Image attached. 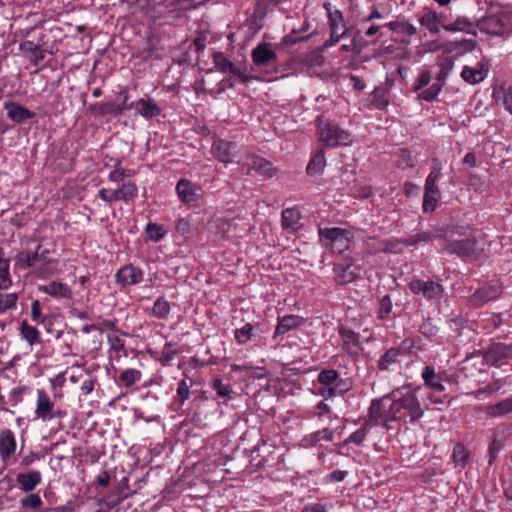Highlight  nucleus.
<instances>
[{"mask_svg":"<svg viewBox=\"0 0 512 512\" xmlns=\"http://www.w3.org/2000/svg\"><path fill=\"white\" fill-rule=\"evenodd\" d=\"M39 290L54 298L70 299L72 296L70 287L62 282L52 281L47 285H40Z\"/></svg>","mask_w":512,"mask_h":512,"instance_id":"nucleus-24","label":"nucleus"},{"mask_svg":"<svg viewBox=\"0 0 512 512\" xmlns=\"http://www.w3.org/2000/svg\"><path fill=\"white\" fill-rule=\"evenodd\" d=\"M43 502L39 495L29 494L21 499V506L26 509H37L42 506Z\"/></svg>","mask_w":512,"mask_h":512,"instance_id":"nucleus-54","label":"nucleus"},{"mask_svg":"<svg viewBox=\"0 0 512 512\" xmlns=\"http://www.w3.org/2000/svg\"><path fill=\"white\" fill-rule=\"evenodd\" d=\"M442 292L443 288L439 283L434 281L425 282L423 295L426 298L436 300L441 296Z\"/></svg>","mask_w":512,"mask_h":512,"instance_id":"nucleus-46","label":"nucleus"},{"mask_svg":"<svg viewBox=\"0 0 512 512\" xmlns=\"http://www.w3.org/2000/svg\"><path fill=\"white\" fill-rule=\"evenodd\" d=\"M321 440L332 441L333 440V431L329 429H322L316 431L302 439V445L304 447H311L320 442Z\"/></svg>","mask_w":512,"mask_h":512,"instance_id":"nucleus-33","label":"nucleus"},{"mask_svg":"<svg viewBox=\"0 0 512 512\" xmlns=\"http://www.w3.org/2000/svg\"><path fill=\"white\" fill-rule=\"evenodd\" d=\"M461 77L469 84H476L485 79L486 73L479 69L464 66L461 72Z\"/></svg>","mask_w":512,"mask_h":512,"instance_id":"nucleus-42","label":"nucleus"},{"mask_svg":"<svg viewBox=\"0 0 512 512\" xmlns=\"http://www.w3.org/2000/svg\"><path fill=\"white\" fill-rule=\"evenodd\" d=\"M476 47V41L473 39H461L458 41H450L445 43L444 52L456 53L461 55L466 52L474 50Z\"/></svg>","mask_w":512,"mask_h":512,"instance_id":"nucleus-27","label":"nucleus"},{"mask_svg":"<svg viewBox=\"0 0 512 512\" xmlns=\"http://www.w3.org/2000/svg\"><path fill=\"white\" fill-rule=\"evenodd\" d=\"M189 394L190 389L187 382L185 380L180 381L177 387L176 397L181 405L188 399Z\"/></svg>","mask_w":512,"mask_h":512,"instance_id":"nucleus-60","label":"nucleus"},{"mask_svg":"<svg viewBox=\"0 0 512 512\" xmlns=\"http://www.w3.org/2000/svg\"><path fill=\"white\" fill-rule=\"evenodd\" d=\"M212 388L220 397H229L232 393L231 388L224 384L221 379H216L212 384Z\"/></svg>","mask_w":512,"mask_h":512,"instance_id":"nucleus-61","label":"nucleus"},{"mask_svg":"<svg viewBox=\"0 0 512 512\" xmlns=\"http://www.w3.org/2000/svg\"><path fill=\"white\" fill-rule=\"evenodd\" d=\"M41 480L42 475L38 470L18 473L16 476L19 489L26 493L33 491L41 483Z\"/></svg>","mask_w":512,"mask_h":512,"instance_id":"nucleus-17","label":"nucleus"},{"mask_svg":"<svg viewBox=\"0 0 512 512\" xmlns=\"http://www.w3.org/2000/svg\"><path fill=\"white\" fill-rule=\"evenodd\" d=\"M141 372L134 368L125 369L121 372L119 380L125 387H130L141 379Z\"/></svg>","mask_w":512,"mask_h":512,"instance_id":"nucleus-44","label":"nucleus"},{"mask_svg":"<svg viewBox=\"0 0 512 512\" xmlns=\"http://www.w3.org/2000/svg\"><path fill=\"white\" fill-rule=\"evenodd\" d=\"M282 227L289 232H295L301 227L300 213L296 209L287 208L282 211Z\"/></svg>","mask_w":512,"mask_h":512,"instance_id":"nucleus-26","label":"nucleus"},{"mask_svg":"<svg viewBox=\"0 0 512 512\" xmlns=\"http://www.w3.org/2000/svg\"><path fill=\"white\" fill-rule=\"evenodd\" d=\"M213 61L217 69H219L222 72H230L233 74L237 73V68L234 66V64L228 60L223 53L221 52H215L213 54Z\"/></svg>","mask_w":512,"mask_h":512,"instance_id":"nucleus-43","label":"nucleus"},{"mask_svg":"<svg viewBox=\"0 0 512 512\" xmlns=\"http://www.w3.org/2000/svg\"><path fill=\"white\" fill-rule=\"evenodd\" d=\"M453 459L461 466H465L468 460V452L463 445L457 444L453 450Z\"/></svg>","mask_w":512,"mask_h":512,"instance_id":"nucleus-57","label":"nucleus"},{"mask_svg":"<svg viewBox=\"0 0 512 512\" xmlns=\"http://www.w3.org/2000/svg\"><path fill=\"white\" fill-rule=\"evenodd\" d=\"M4 109L7 112L8 118L16 123H23L35 117L34 112L15 102L5 103Z\"/></svg>","mask_w":512,"mask_h":512,"instance_id":"nucleus-19","label":"nucleus"},{"mask_svg":"<svg viewBox=\"0 0 512 512\" xmlns=\"http://www.w3.org/2000/svg\"><path fill=\"white\" fill-rule=\"evenodd\" d=\"M36 417L44 422L50 421L55 417L54 403L44 390L37 391V402L35 409Z\"/></svg>","mask_w":512,"mask_h":512,"instance_id":"nucleus-12","label":"nucleus"},{"mask_svg":"<svg viewBox=\"0 0 512 512\" xmlns=\"http://www.w3.org/2000/svg\"><path fill=\"white\" fill-rule=\"evenodd\" d=\"M17 448L16 437L10 429L0 430V458L2 461H8L15 453Z\"/></svg>","mask_w":512,"mask_h":512,"instance_id":"nucleus-14","label":"nucleus"},{"mask_svg":"<svg viewBox=\"0 0 512 512\" xmlns=\"http://www.w3.org/2000/svg\"><path fill=\"white\" fill-rule=\"evenodd\" d=\"M339 381L338 373L335 370H323L318 375V382L322 386H336Z\"/></svg>","mask_w":512,"mask_h":512,"instance_id":"nucleus-47","label":"nucleus"},{"mask_svg":"<svg viewBox=\"0 0 512 512\" xmlns=\"http://www.w3.org/2000/svg\"><path fill=\"white\" fill-rule=\"evenodd\" d=\"M98 196L106 203H113L116 201H123L129 203L134 201L138 196V187L132 182L128 181L122 183L117 189L102 188L98 192Z\"/></svg>","mask_w":512,"mask_h":512,"instance_id":"nucleus-5","label":"nucleus"},{"mask_svg":"<svg viewBox=\"0 0 512 512\" xmlns=\"http://www.w3.org/2000/svg\"><path fill=\"white\" fill-rule=\"evenodd\" d=\"M239 169L243 174H249L251 170H254L259 175L264 177H271L273 175V167L267 160L251 155L243 162H238Z\"/></svg>","mask_w":512,"mask_h":512,"instance_id":"nucleus-8","label":"nucleus"},{"mask_svg":"<svg viewBox=\"0 0 512 512\" xmlns=\"http://www.w3.org/2000/svg\"><path fill=\"white\" fill-rule=\"evenodd\" d=\"M145 230L148 238L154 242L160 241L166 234L164 227L157 223H149Z\"/></svg>","mask_w":512,"mask_h":512,"instance_id":"nucleus-48","label":"nucleus"},{"mask_svg":"<svg viewBox=\"0 0 512 512\" xmlns=\"http://www.w3.org/2000/svg\"><path fill=\"white\" fill-rule=\"evenodd\" d=\"M143 277V270L132 264L121 267L115 274L116 283L122 287L139 284Z\"/></svg>","mask_w":512,"mask_h":512,"instance_id":"nucleus-10","label":"nucleus"},{"mask_svg":"<svg viewBox=\"0 0 512 512\" xmlns=\"http://www.w3.org/2000/svg\"><path fill=\"white\" fill-rule=\"evenodd\" d=\"M392 311V300L390 296L385 295L380 300L379 309H378V317L380 319H385L390 312Z\"/></svg>","mask_w":512,"mask_h":512,"instance_id":"nucleus-56","label":"nucleus"},{"mask_svg":"<svg viewBox=\"0 0 512 512\" xmlns=\"http://www.w3.org/2000/svg\"><path fill=\"white\" fill-rule=\"evenodd\" d=\"M132 175H133V173L130 170H126V169H123V168H120L117 166L114 170H112L109 173L108 179L111 182L120 183L125 178L131 177Z\"/></svg>","mask_w":512,"mask_h":512,"instance_id":"nucleus-55","label":"nucleus"},{"mask_svg":"<svg viewBox=\"0 0 512 512\" xmlns=\"http://www.w3.org/2000/svg\"><path fill=\"white\" fill-rule=\"evenodd\" d=\"M361 267L353 259L334 266L335 282L339 285H346L355 281L361 275Z\"/></svg>","mask_w":512,"mask_h":512,"instance_id":"nucleus-7","label":"nucleus"},{"mask_svg":"<svg viewBox=\"0 0 512 512\" xmlns=\"http://www.w3.org/2000/svg\"><path fill=\"white\" fill-rule=\"evenodd\" d=\"M512 354V346L502 343L493 344L484 352V359L488 364L498 365L502 360Z\"/></svg>","mask_w":512,"mask_h":512,"instance_id":"nucleus-15","label":"nucleus"},{"mask_svg":"<svg viewBox=\"0 0 512 512\" xmlns=\"http://www.w3.org/2000/svg\"><path fill=\"white\" fill-rule=\"evenodd\" d=\"M398 351L395 349L388 350L378 362L379 368L381 370H386L389 366L397 360Z\"/></svg>","mask_w":512,"mask_h":512,"instance_id":"nucleus-53","label":"nucleus"},{"mask_svg":"<svg viewBox=\"0 0 512 512\" xmlns=\"http://www.w3.org/2000/svg\"><path fill=\"white\" fill-rule=\"evenodd\" d=\"M252 62L257 67H268L277 63L276 47L269 42H260L251 51Z\"/></svg>","mask_w":512,"mask_h":512,"instance_id":"nucleus-6","label":"nucleus"},{"mask_svg":"<svg viewBox=\"0 0 512 512\" xmlns=\"http://www.w3.org/2000/svg\"><path fill=\"white\" fill-rule=\"evenodd\" d=\"M303 323V318L298 315H286L279 319V322L276 326L274 338L279 335H283L288 331L292 330L300 326Z\"/></svg>","mask_w":512,"mask_h":512,"instance_id":"nucleus-28","label":"nucleus"},{"mask_svg":"<svg viewBox=\"0 0 512 512\" xmlns=\"http://www.w3.org/2000/svg\"><path fill=\"white\" fill-rule=\"evenodd\" d=\"M233 149L234 146L232 143L222 139H217L212 144L211 153L220 162L230 163L234 157Z\"/></svg>","mask_w":512,"mask_h":512,"instance_id":"nucleus-18","label":"nucleus"},{"mask_svg":"<svg viewBox=\"0 0 512 512\" xmlns=\"http://www.w3.org/2000/svg\"><path fill=\"white\" fill-rule=\"evenodd\" d=\"M191 220L188 218H181L178 220L176 225V230L178 233H180L182 236H187L191 232Z\"/></svg>","mask_w":512,"mask_h":512,"instance_id":"nucleus-62","label":"nucleus"},{"mask_svg":"<svg viewBox=\"0 0 512 512\" xmlns=\"http://www.w3.org/2000/svg\"><path fill=\"white\" fill-rule=\"evenodd\" d=\"M131 104H133V109L136 110V113L146 119L156 117L161 113V109L154 99H139L131 102Z\"/></svg>","mask_w":512,"mask_h":512,"instance_id":"nucleus-21","label":"nucleus"},{"mask_svg":"<svg viewBox=\"0 0 512 512\" xmlns=\"http://www.w3.org/2000/svg\"><path fill=\"white\" fill-rule=\"evenodd\" d=\"M442 250L451 254H458L461 256H470L475 252V242L464 239L453 242H443Z\"/></svg>","mask_w":512,"mask_h":512,"instance_id":"nucleus-16","label":"nucleus"},{"mask_svg":"<svg viewBox=\"0 0 512 512\" xmlns=\"http://www.w3.org/2000/svg\"><path fill=\"white\" fill-rule=\"evenodd\" d=\"M235 340L239 345L246 344L254 336V327L250 323H246L241 328H237L234 332Z\"/></svg>","mask_w":512,"mask_h":512,"instance_id":"nucleus-45","label":"nucleus"},{"mask_svg":"<svg viewBox=\"0 0 512 512\" xmlns=\"http://www.w3.org/2000/svg\"><path fill=\"white\" fill-rule=\"evenodd\" d=\"M441 92V84H432L427 89L418 94V98L424 101H433Z\"/></svg>","mask_w":512,"mask_h":512,"instance_id":"nucleus-51","label":"nucleus"},{"mask_svg":"<svg viewBox=\"0 0 512 512\" xmlns=\"http://www.w3.org/2000/svg\"><path fill=\"white\" fill-rule=\"evenodd\" d=\"M231 371L239 374L244 379H249L250 373H252L253 365L250 363L243 364H231Z\"/></svg>","mask_w":512,"mask_h":512,"instance_id":"nucleus-58","label":"nucleus"},{"mask_svg":"<svg viewBox=\"0 0 512 512\" xmlns=\"http://www.w3.org/2000/svg\"><path fill=\"white\" fill-rule=\"evenodd\" d=\"M325 164L326 160L324 152L322 150H318L307 165V173L310 176L320 175L324 170Z\"/></svg>","mask_w":512,"mask_h":512,"instance_id":"nucleus-32","label":"nucleus"},{"mask_svg":"<svg viewBox=\"0 0 512 512\" xmlns=\"http://www.w3.org/2000/svg\"><path fill=\"white\" fill-rule=\"evenodd\" d=\"M453 67H454V60L450 57L444 58L442 60V62L440 63V70L437 75V80L441 83H444L447 80Z\"/></svg>","mask_w":512,"mask_h":512,"instance_id":"nucleus-49","label":"nucleus"},{"mask_svg":"<svg viewBox=\"0 0 512 512\" xmlns=\"http://www.w3.org/2000/svg\"><path fill=\"white\" fill-rule=\"evenodd\" d=\"M439 193L436 192H424L423 198V210L425 212H432L435 210L438 202Z\"/></svg>","mask_w":512,"mask_h":512,"instance_id":"nucleus-52","label":"nucleus"},{"mask_svg":"<svg viewBox=\"0 0 512 512\" xmlns=\"http://www.w3.org/2000/svg\"><path fill=\"white\" fill-rule=\"evenodd\" d=\"M107 342L109 344L110 350L116 354L115 359L119 360L121 357L127 356L125 342L119 335L108 333Z\"/></svg>","mask_w":512,"mask_h":512,"instance_id":"nucleus-34","label":"nucleus"},{"mask_svg":"<svg viewBox=\"0 0 512 512\" xmlns=\"http://www.w3.org/2000/svg\"><path fill=\"white\" fill-rule=\"evenodd\" d=\"M31 318L37 324H42L46 320V317L41 312V304L39 300H34L31 304Z\"/></svg>","mask_w":512,"mask_h":512,"instance_id":"nucleus-59","label":"nucleus"},{"mask_svg":"<svg viewBox=\"0 0 512 512\" xmlns=\"http://www.w3.org/2000/svg\"><path fill=\"white\" fill-rule=\"evenodd\" d=\"M442 27L448 32H462L473 36L477 35L476 26L464 16H459L453 22L443 24Z\"/></svg>","mask_w":512,"mask_h":512,"instance_id":"nucleus-22","label":"nucleus"},{"mask_svg":"<svg viewBox=\"0 0 512 512\" xmlns=\"http://www.w3.org/2000/svg\"><path fill=\"white\" fill-rule=\"evenodd\" d=\"M20 51H22L29 60L34 63L35 65L41 62L44 57L45 53L41 46L35 44L34 42L30 40L23 41L20 43L19 46Z\"/></svg>","mask_w":512,"mask_h":512,"instance_id":"nucleus-25","label":"nucleus"},{"mask_svg":"<svg viewBox=\"0 0 512 512\" xmlns=\"http://www.w3.org/2000/svg\"><path fill=\"white\" fill-rule=\"evenodd\" d=\"M494 97L497 103L502 104L512 114V85L508 87L501 86L494 91Z\"/></svg>","mask_w":512,"mask_h":512,"instance_id":"nucleus-35","label":"nucleus"},{"mask_svg":"<svg viewBox=\"0 0 512 512\" xmlns=\"http://www.w3.org/2000/svg\"><path fill=\"white\" fill-rule=\"evenodd\" d=\"M328 508L320 503H311L304 506L302 512H327Z\"/></svg>","mask_w":512,"mask_h":512,"instance_id":"nucleus-64","label":"nucleus"},{"mask_svg":"<svg viewBox=\"0 0 512 512\" xmlns=\"http://www.w3.org/2000/svg\"><path fill=\"white\" fill-rule=\"evenodd\" d=\"M18 300H19L18 293L0 292V315L5 314L7 311L16 308Z\"/></svg>","mask_w":512,"mask_h":512,"instance_id":"nucleus-40","label":"nucleus"},{"mask_svg":"<svg viewBox=\"0 0 512 512\" xmlns=\"http://www.w3.org/2000/svg\"><path fill=\"white\" fill-rule=\"evenodd\" d=\"M121 96L123 97L122 103L106 102V103H102L99 105H95L94 107H92V110L94 111V113L96 115H101V116L108 115V114H111L114 116H119V115H122L126 111L132 110L133 104H131V102L130 103L127 102L128 98H129L128 93L122 92Z\"/></svg>","mask_w":512,"mask_h":512,"instance_id":"nucleus-11","label":"nucleus"},{"mask_svg":"<svg viewBox=\"0 0 512 512\" xmlns=\"http://www.w3.org/2000/svg\"><path fill=\"white\" fill-rule=\"evenodd\" d=\"M396 396L397 392L392 391L383 398L372 401L369 408V422H371L372 425L386 424L390 421L401 420Z\"/></svg>","mask_w":512,"mask_h":512,"instance_id":"nucleus-1","label":"nucleus"},{"mask_svg":"<svg viewBox=\"0 0 512 512\" xmlns=\"http://www.w3.org/2000/svg\"><path fill=\"white\" fill-rule=\"evenodd\" d=\"M319 141L329 148L338 146H349L354 142L353 135L347 130L319 119L318 125Z\"/></svg>","mask_w":512,"mask_h":512,"instance_id":"nucleus-3","label":"nucleus"},{"mask_svg":"<svg viewBox=\"0 0 512 512\" xmlns=\"http://www.w3.org/2000/svg\"><path fill=\"white\" fill-rule=\"evenodd\" d=\"M421 26L425 27L432 34H439L440 26L443 25V17L436 11L429 10L419 18Z\"/></svg>","mask_w":512,"mask_h":512,"instance_id":"nucleus-23","label":"nucleus"},{"mask_svg":"<svg viewBox=\"0 0 512 512\" xmlns=\"http://www.w3.org/2000/svg\"><path fill=\"white\" fill-rule=\"evenodd\" d=\"M422 378L425 384L432 389L439 392L445 390V386L442 384V377L435 373L434 368L426 366L422 372Z\"/></svg>","mask_w":512,"mask_h":512,"instance_id":"nucleus-30","label":"nucleus"},{"mask_svg":"<svg viewBox=\"0 0 512 512\" xmlns=\"http://www.w3.org/2000/svg\"><path fill=\"white\" fill-rule=\"evenodd\" d=\"M20 334L29 345L40 343V332L26 321H23L20 325Z\"/></svg>","mask_w":512,"mask_h":512,"instance_id":"nucleus-38","label":"nucleus"},{"mask_svg":"<svg viewBox=\"0 0 512 512\" xmlns=\"http://www.w3.org/2000/svg\"><path fill=\"white\" fill-rule=\"evenodd\" d=\"M40 248L41 246L39 245L34 253L27 251L19 252L16 256V265L19 266L20 268H29L35 265L40 256Z\"/></svg>","mask_w":512,"mask_h":512,"instance_id":"nucleus-37","label":"nucleus"},{"mask_svg":"<svg viewBox=\"0 0 512 512\" xmlns=\"http://www.w3.org/2000/svg\"><path fill=\"white\" fill-rule=\"evenodd\" d=\"M319 237L322 245L334 252L342 253L349 248L351 232L339 227L320 228Z\"/></svg>","mask_w":512,"mask_h":512,"instance_id":"nucleus-4","label":"nucleus"},{"mask_svg":"<svg viewBox=\"0 0 512 512\" xmlns=\"http://www.w3.org/2000/svg\"><path fill=\"white\" fill-rule=\"evenodd\" d=\"M350 384L344 380H340L336 386H323L318 389V394L325 399L331 398L337 394H342L349 390Z\"/></svg>","mask_w":512,"mask_h":512,"instance_id":"nucleus-36","label":"nucleus"},{"mask_svg":"<svg viewBox=\"0 0 512 512\" xmlns=\"http://www.w3.org/2000/svg\"><path fill=\"white\" fill-rule=\"evenodd\" d=\"M324 8L327 12L330 32H336L346 36L349 29L344 23L342 12L330 3L325 4Z\"/></svg>","mask_w":512,"mask_h":512,"instance_id":"nucleus-13","label":"nucleus"},{"mask_svg":"<svg viewBox=\"0 0 512 512\" xmlns=\"http://www.w3.org/2000/svg\"><path fill=\"white\" fill-rule=\"evenodd\" d=\"M209 230L214 233L218 239H224L229 236L230 224L222 218H217L209 223Z\"/></svg>","mask_w":512,"mask_h":512,"instance_id":"nucleus-39","label":"nucleus"},{"mask_svg":"<svg viewBox=\"0 0 512 512\" xmlns=\"http://www.w3.org/2000/svg\"><path fill=\"white\" fill-rule=\"evenodd\" d=\"M170 304L164 297H159L156 299L151 313L154 317L158 319H166L170 314Z\"/></svg>","mask_w":512,"mask_h":512,"instance_id":"nucleus-41","label":"nucleus"},{"mask_svg":"<svg viewBox=\"0 0 512 512\" xmlns=\"http://www.w3.org/2000/svg\"><path fill=\"white\" fill-rule=\"evenodd\" d=\"M340 336L345 343L358 344L359 336L354 331L350 329H341Z\"/></svg>","mask_w":512,"mask_h":512,"instance_id":"nucleus-63","label":"nucleus"},{"mask_svg":"<svg viewBox=\"0 0 512 512\" xmlns=\"http://www.w3.org/2000/svg\"><path fill=\"white\" fill-rule=\"evenodd\" d=\"M477 27L482 32L498 36L504 32V25L501 18L497 15H489L478 21Z\"/></svg>","mask_w":512,"mask_h":512,"instance_id":"nucleus-20","label":"nucleus"},{"mask_svg":"<svg viewBox=\"0 0 512 512\" xmlns=\"http://www.w3.org/2000/svg\"><path fill=\"white\" fill-rule=\"evenodd\" d=\"M9 269L10 261L0 249V290H8L13 284Z\"/></svg>","mask_w":512,"mask_h":512,"instance_id":"nucleus-31","label":"nucleus"},{"mask_svg":"<svg viewBox=\"0 0 512 512\" xmlns=\"http://www.w3.org/2000/svg\"><path fill=\"white\" fill-rule=\"evenodd\" d=\"M371 424V422H369V420L361 427L359 428L357 431L353 432L349 438L347 439V442L349 443H354L356 445H360L364 439L366 438L367 434H368V431H369V428L368 426Z\"/></svg>","mask_w":512,"mask_h":512,"instance_id":"nucleus-50","label":"nucleus"},{"mask_svg":"<svg viewBox=\"0 0 512 512\" xmlns=\"http://www.w3.org/2000/svg\"><path fill=\"white\" fill-rule=\"evenodd\" d=\"M176 192L179 199L186 204L196 203L203 194L201 186L188 179H180L178 181Z\"/></svg>","mask_w":512,"mask_h":512,"instance_id":"nucleus-9","label":"nucleus"},{"mask_svg":"<svg viewBox=\"0 0 512 512\" xmlns=\"http://www.w3.org/2000/svg\"><path fill=\"white\" fill-rule=\"evenodd\" d=\"M395 392H397L396 401L401 420L409 417L411 422H415L424 415L425 409L421 406L415 390L402 388Z\"/></svg>","mask_w":512,"mask_h":512,"instance_id":"nucleus-2","label":"nucleus"},{"mask_svg":"<svg viewBox=\"0 0 512 512\" xmlns=\"http://www.w3.org/2000/svg\"><path fill=\"white\" fill-rule=\"evenodd\" d=\"M486 415L491 417H500L512 413V397L504 399L496 404L488 405L483 408Z\"/></svg>","mask_w":512,"mask_h":512,"instance_id":"nucleus-29","label":"nucleus"}]
</instances>
